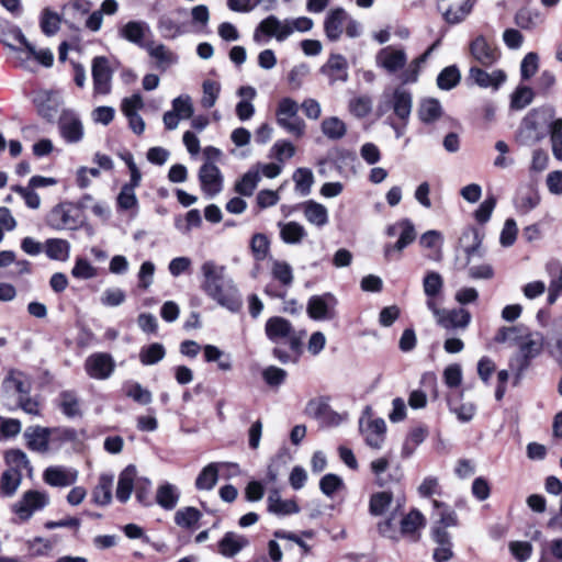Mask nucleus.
<instances>
[{
  "label": "nucleus",
  "instance_id": "1",
  "mask_svg": "<svg viewBox=\"0 0 562 562\" xmlns=\"http://www.w3.org/2000/svg\"><path fill=\"white\" fill-rule=\"evenodd\" d=\"M201 289L221 306L237 312L241 307V297L234 280L227 276L226 267L214 260L201 265Z\"/></svg>",
  "mask_w": 562,
  "mask_h": 562
},
{
  "label": "nucleus",
  "instance_id": "2",
  "mask_svg": "<svg viewBox=\"0 0 562 562\" xmlns=\"http://www.w3.org/2000/svg\"><path fill=\"white\" fill-rule=\"evenodd\" d=\"M555 110L550 105L531 109L521 120L516 140L522 146H532L547 135V127L554 121Z\"/></svg>",
  "mask_w": 562,
  "mask_h": 562
},
{
  "label": "nucleus",
  "instance_id": "3",
  "mask_svg": "<svg viewBox=\"0 0 562 562\" xmlns=\"http://www.w3.org/2000/svg\"><path fill=\"white\" fill-rule=\"evenodd\" d=\"M313 20L306 16L280 21L276 15H269L257 26L254 34V41L259 43L260 33H263L268 36H274L277 41L282 42L292 35L295 31H310L313 27Z\"/></svg>",
  "mask_w": 562,
  "mask_h": 562
},
{
  "label": "nucleus",
  "instance_id": "4",
  "mask_svg": "<svg viewBox=\"0 0 562 562\" xmlns=\"http://www.w3.org/2000/svg\"><path fill=\"white\" fill-rule=\"evenodd\" d=\"M460 245L467 255V265L469 266L468 274L474 280H490L494 277L493 267L490 263L474 265L475 258L483 257V250L481 248L482 237L475 228H469L463 232L460 237Z\"/></svg>",
  "mask_w": 562,
  "mask_h": 562
},
{
  "label": "nucleus",
  "instance_id": "5",
  "mask_svg": "<svg viewBox=\"0 0 562 562\" xmlns=\"http://www.w3.org/2000/svg\"><path fill=\"white\" fill-rule=\"evenodd\" d=\"M90 201L92 198L87 194L78 205L69 202L56 205L47 215V225L58 231L76 229L83 221L81 209L87 207Z\"/></svg>",
  "mask_w": 562,
  "mask_h": 562
},
{
  "label": "nucleus",
  "instance_id": "6",
  "mask_svg": "<svg viewBox=\"0 0 562 562\" xmlns=\"http://www.w3.org/2000/svg\"><path fill=\"white\" fill-rule=\"evenodd\" d=\"M542 348V334L529 331L518 345L517 353L509 361L512 371H514L518 376L521 375L529 367L530 361L541 353Z\"/></svg>",
  "mask_w": 562,
  "mask_h": 562
},
{
  "label": "nucleus",
  "instance_id": "7",
  "mask_svg": "<svg viewBox=\"0 0 562 562\" xmlns=\"http://www.w3.org/2000/svg\"><path fill=\"white\" fill-rule=\"evenodd\" d=\"M266 335L274 344L288 345L292 351H299L302 344V335L296 333L292 324L283 317L273 316L266 323Z\"/></svg>",
  "mask_w": 562,
  "mask_h": 562
},
{
  "label": "nucleus",
  "instance_id": "8",
  "mask_svg": "<svg viewBox=\"0 0 562 562\" xmlns=\"http://www.w3.org/2000/svg\"><path fill=\"white\" fill-rule=\"evenodd\" d=\"M413 108L412 93L403 87L394 89L391 95L384 94V101L379 105V111L385 113L389 110H393L394 114L404 123L411 116Z\"/></svg>",
  "mask_w": 562,
  "mask_h": 562
},
{
  "label": "nucleus",
  "instance_id": "9",
  "mask_svg": "<svg viewBox=\"0 0 562 562\" xmlns=\"http://www.w3.org/2000/svg\"><path fill=\"white\" fill-rule=\"evenodd\" d=\"M386 234L390 237L398 234V239L395 244H386L384 246V257L387 260L392 259L395 251L401 252L416 239L415 226L408 218L401 220L390 225L386 228Z\"/></svg>",
  "mask_w": 562,
  "mask_h": 562
},
{
  "label": "nucleus",
  "instance_id": "10",
  "mask_svg": "<svg viewBox=\"0 0 562 562\" xmlns=\"http://www.w3.org/2000/svg\"><path fill=\"white\" fill-rule=\"evenodd\" d=\"M49 503L47 493L30 490L23 493L21 499L12 506V510L23 521L29 520L33 514L43 509Z\"/></svg>",
  "mask_w": 562,
  "mask_h": 562
},
{
  "label": "nucleus",
  "instance_id": "11",
  "mask_svg": "<svg viewBox=\"0 0 562 562\" xmlns=\"http://www.w3.org/2000/svg\"><path fill=\"white\" fill-rule=\"evenodd\" d=\"M2 404L8 407V402L16 401V397L30 394L31 384L25 375L18 370H11L2 381Z\"/></svg>",
  "mask_w": 562,
  "mask_h": 562
},
{
  "label": "nucleus",
  "instance_id": "12",
  "mask_svg": "<svg viewBox=\"0 0 562 562\" xmlns=\"http://www.w3.org/2000/svg\"><path fill=\"white\" fill-rule=\"evenodd\" d=\"M472 59L482 67L493 66L501 57L499 49L483 35L475 36L469 44Z\"/></svg>",
  "mask_w": 562,
  "mask_h": 562
},
{
  "label": "nucleus",
  "instance_id": "13",
  "mask_svg": "<svg viewBox=\"0 0 562 562\" xmlns=\"http://www.w3.org/2000/svg\"><path fill=\"white\" fill-rule=\"evenodd\" d=\"M94 94L106 95L112 90V77L114 70L105 56H97L91 65Z\"/></svg>",
  "mask_w": 562,
  "mask_h": 562
},
{
  "label": "nucleus",
  "instance_id": "14",
  "mask_svg": "<svg viewBox=\"0 0 562 562\" xmlns=\"http://www.w3.org/2000/svg\"><path fill=\"white\" fill-rule=\"evenodd\" d=\"M407 64V54L403 48L389 45L375 55V65L387 74L393 75L404 70Z\"/></svg>",
  "mask_w": 562,
  "mask_h": 562
},
{
  "label": "nucleus",
  "instance_id": "15",
  "mask_svg": "<svg viewBox=\"0 0 562 562\" xmlns=\"http://www.w3.org/2000/svg\"><path fill=\"white\" fill-rule=\"evenodd\" d=\"M85 370L92 379L106 380L115 370V361L108 352H94L86 359Z\"/></svg>",
  "mask_w": 562,
  "mask_h": 562
},
{
  "label": "nucleus",
  "instance_id": "16",
  "mask_svg": "<svg viewBox=\"0 0 562 562\" xmlns=\"http://www.w3.org/2000/svg\"><path fill=\"white\" fill-rule=\"evenodd\" d=\"M199 180L203 192L210 198L217 195L222 191L223 177L214 162H204L201 166Z\"/></svg>",
  "mask_w": 562,
  "mask_h": 562
},
{
  "label": "nucleus",
  "instance_id": "17",
  "mask_svg": "<svg viewBox=\"0 0 562 562\" xmlns=\"http://www.w3.org/2000/svg\"><path fill=\"white\" fill-rule=\"evenodd\" d=\"M336 297L330 293L314 295L308 300L307 313L313 319H330L335 316Z\"/></svg>",
  "mask_w": 562,
  "mask_h": 562
},
{
  "label": "nucleus",
  "instance_id": "18",
  "mask_svg": "<svg viewBox=\"0 0 562 562\" xmlns=\"http://www.w3.org/2000/svg\"><path fill=\"white\" fill-rule=\"evenodd\" d=\"M319 71L327 77L330 86L337 82H346L349 78L348 61L340 54H331Z\"/></svg>",
  "mask_w": 562,
  "mask_h": 562
},
{
  "label": "nucleus",
  "instance_id": "19",
  "mask_svg": "<svg viewBox=\"0 0 562 562\" xmlns=\"http://www.w3.org/2000/svg\"><path fill=\"white\" fill-rule=\"evenodd\" d=\"M468 79L481 88L497 90L506 81L507 76L501 69H494L488 72L481 67L472 66L469 70Z\"/></svg>",
  "mask_w": 562,
  "mask_h": 562
},
{
  "label": "nucleus",
  "instance_id": "20",
  "mask_svg": "<svg viewBox=\"0 0 562 562\" xmlns=\"http://www.w3.org/2000/svg\"><path fill=\"white\" fill-rule=\"evenodd\" d=\"M53 429L42 426H30L24 430L26 447L38 453H46L49 450V440Z\"/></svg>",
  "mask_w": 562,
  "mask_h": 562
},
{
  "label": "nucleus",
  "instance_id": "21",
  "mask_svg": "<svg viewBox=\"0 0 562 562\" xmlns=\"http://www.w3.org/2000/svg\"><path fill=\"white\" fill-rule=\"evenodd\" d=\"M360 431L364 438L366 443L373 449H381L385 439L386 425L381 418L368 420L364 424L363 419L359 423Z\"/></svg>",
  "mask_w": 562,
  "mask_h": 562
},
{
  "label": "nucleus",
  "instance_id": "22",
  "mask_svg": "<svg viewBox=\"0 0 562 562\" xmlns=\"http://www.w3.org/2000/svg\"><path fill=\"white\" fill-rule=\"evenodd\" d=\"M78 471L71 468L60 465L48 467L43 473V480L46 484L54 487H67L76 483Z\"/></svg>",
  "mask_w": 562,
  "mask_h": 562
},
{
  "label": "nucleus",
  "instance_id": "23",
  "mask_svg": "<svg viewBox=\"0 0 562 562\" xmlns=\"http://www.w3.org/2000/svg\"><path fill=\"white\" fill-rule=\"evenodd\" d=\"M10 37L13 42L19 43L23 47L27 48V58L35 59L45 67H50L54 61V55L49 49L36 50L35 46L31 44L20 29L14 27L10 31Z\"/></svg>",
  "mask_w": 562,
  "mask_h": 562
},
{
  "label": "nucleus",
  "instance_id": "24",
  "mask_svg": "<svg viewBox=\"0 0 562 562\" xmlns=\"http://www.w3.org/2000/svg\"><path fill=\"white\" fill-rule=\"evenodd\" d=\"M60 135L68 143H78L83 137V126L78 116L65 113L58 122Z\"/></svg>",
  "mask_w": 562,
  "mask_h": 562
},
{
  "label": "nucleus",
  "instance_id": "25",
  "mask_svg": "<svg viewBox=\"0 0 562 562\" xmlns=\"http://www.w3.org/2000/svg\"><path fill=\"white\" fill-rule=\"evenodd\" d=\"M347 19V12L342 8L333 9L327 13L324 21V31L329 41L336 42L340 38Z\"/></svg>",
  "mask_w": 562,
  "mask_h": 562
},
{
  "label": "nucleus",
  "instance_id": "26",
  "mask_svg": "<svg viewBox=\"0 0 562 562\" xmlns=\"http://www.w3.org/2000/svg\"><path fill=\"white\" fill-rule=\"evenodd\" d=\"M471 314L464 308L445 310L437 319V324L445 329L468 327Z\"/></svg>",
  "mask_w": 562,
  "mask_h": 562
},
{
  "label": "nucleus",
  "instance_id": "27",
  "mask_svg": "<svg viewBox=\"0 0 562 562\" xmlns=\"http://www.w3.org/2000/svg\"><path fill=\"white\" fill-rule=\"evenodd\" d=\"M249 544L247 537L228 531L218 542V552L226 557L233 558Z\"/></svg>",
  "mask_w": 562,
  "mask_h": 562
},
{
  "label": "nucleus",
  "instance_id": "28",
  "mask_svg": "<svg viewBox=\"0 0 562 562\" xmlns=\"http://www.w3.org/2000/svg\"><path fill=\"white\" fill-rule=\"evenodd\" d=\"M144 48L156 60V67L162 71L178 61V56L164 44L155 45L154 42H150Z\"/></svg>",
  "mask_w": 562,
  "mask_h": 562
},
{
  "label": "nucleus",
  "instance_id": "29",
  "mask_svg": "<svg viewBox=\"0 0 562 562\" xmlns=\"http://www.w3.org/2000/svg\"><path fill=\"white\" fill-rule=\"evenodd\" d=\"M137 475L136 467L133 464L127 465L119 476L116 486V498L121 503H126L132 495Z\"/></svg>",
  "mask_w": 562,
  "mask_h": 562
},
{
  "label": "nucleus",
  "instance_id": "30",
  "mask_svg": "<svg viewBox=\"0 0 562 562\" xmlns=\"http://www.w3.org/2000/svg\"><path fill=\"white\" fill-rule=\"evenodd\" d=\"M305 220L316 227H324L328 223L327 209L314 200L305 201L301 204Z\"/></svg>",
  "mask_w": 562,
  "mask_h": 562
},
{
  "label": "nucleus",
  "instance_id": "31",
  "mask_svg": "<svg viewBox=\"0 0 562 562\" xmlns=\"http://www.w3.org/2000/svg\"><path fill=\"white\" fill-rule=\"evenodd\" d=\"M432 538L438 547L434 551V560L436 562H447L452 558L451 542L449 533L439 528L434 527Z\"/></svg>",
  "mask_w": 562,
  "mask_h": 562
},
{
  "label": "nucleus",
  "instance_id": "32",
  "mask_svg": "<svg viewBox=\"0 0 562 562\" xmlns=\"http://www.w3.org/2000/svg\"><path fill=\"white\" fill-rule=\"evenodd\" d=\"M268 510L276 515L297 514L300 507L293 499H282L278 491H271L267 498Z\"/></svg>",
  "mask_w": 562,
  "mask_h": 562
},
{
  "label": "nucleus",
  "instance_id": "33",
  "mask_svg": "<svg viewBox=\"0 0 562 562\" xmlns=\"http://www.w3.org/2000/svg\"><path fill=\"white\" fill-rule=\"evenodd\" d=\"M147 31H149V27L145 22L130 21L120 29L119 33L124 40L144 48L146 44H144L143 40Z\"/></svg>",
  "mask_w": 562,
  "mask_h": 562
},
{
  "label": "nucleus",
  "instance_id": "34",
  "mask_svg": "<svg viewBox=\"0 0 562 562\" xmlns=\"http://www.w3.org/2000/svg\"><path fill=\"white\" fill-rule=\"evenodd\" d=\"M280 228V237L285 244H300L307 235L305 227L297 222H288L278 224Z\"/></svg>",
  "mask_w": 562,
  "mask_h": 562
},
{
  "label": "nucleus",
  "instance_id": "35",
  "mask_svg": "<svg viewBox=\"0 0 562 562\" xmlns=\"http://www.w3.org/2000/svg\"><path fill=\"white\" fill-rule=\"evenodd\" d=\"M530 330L524 325L502 327L496 333L494 340L498 344L519 345Z\"/></svg>",
  "mask_w": 562,
  "mask_h": 562
},
{
  "label": "nucleus",
  "instance_id": "36",
  "mask_svg": "<svg viewBox=\"0 0 562 562\" xmlns=\"http://www.w3.org/2000/svg\"><path fill=\"white\" fill-rule=\"evenodd\" d=\"M550 339L548 351L553 360L562 367V315L553 319Z\"/></svg>",
  "mask_w": 562,
  "mask_h": 562
},
{
  "label": "nucleus",
  "instance_id": "37",
  "mask_svg": "<svg viewBox=\"0 0 562 562\" xmlns=\"http://www.w3.org/2000/svg\"><path fill=\"white\" fill-rule=\"evenodd\" d=\"M180 498V493L178 488L170 484L164 483L158 486L156 492V503L166 510L173 509Z\"/></svg>",
  "mask_w": 562,
  "mask_h": 562
},
{
  "label": "nucleus",
  "instance_id": "38",
  "mask_svg": "<svg viewBox=\"0 0 562 562\" xmlns=\"http://www.w3.org/2000/svg\"><path fill=\"white\" fill-rule=\"evenodd\" d=\"M44 251L49 259L66 261L69 258L70 244L66 239L49 238L44 243Z\"/></svg>",
  "mask_w": 562,
  "mask_h": 562
},
{
  "label": "nucleus",
  "instance_id": "39",
  "mask_svg": "<svg viewBox=\"0 0 562 562\" xmlns=\"http://www.w3.org/2000/svg\"><path fill=\"white\" fill-rule=\"evenodd\" d=\"M424 515L419 510L413 509L405 517L402 518L401 532L403 536H408L413 540H417L418 537H416V533L422 527H424Z\"/></svg>",
  "mask_w": 562,
  "mask_h": 562
},
{
  "label": "nucleus",
  "instance_id": "40",
  "mask_svg": "<svg viewBox=\"0 0 562 562\" xmlns=\"http://www.w3.org/2000/svg\"><path fill=\"white\" fill-rule=\"evenodd\" d=\"M260 180L259 168L252 167L235 183V191L240 195L251 196Z\"/></svg>",
  "mask_w": 562,
  "mask_h": 562
},
{
  "label": "nucleus",
  "instance_id": "41",
  "mask_svg": "<svg viewBox=\"0 0 562 562\" xmlns=\"http://www.w3.org/2000/svg\"><path fill=\"white\" fill-rule=\"evenodd\" d=\"M218 463L212 462L204 467L195 480V488L199 491L212 490L218 480Z\"/></svg>",
  "mask_w": 562,
  "mask_h": 562
},
{
  "label": "nucleus",
  "instance_id": "42",
  "mask_svg": "<svg viewBox=\"0 0 562 562\" xmlns=\"http://www.w3.org/2000/svg\"><path fill=\"white\" fill-rule=\"evenodd\" d=\"M58 406L69 418L81 416L80 402L74 391H63L58 396Z\"/></svg>",
  "mask_w": 562,
  "mask_h": 562
},
{
  "label": "nucleus",
  "instance_id": "43",
  "mask_svg": "<svg viewBox=\"0 0 562 562\" xmlns=\"http://www.w3.org/2000/svg\"><path fill=\"white\" fill-rule=\"evenodd\" d=\"M112 484L113 476L108 474H102L99 479L98 485L94 487L92 492L93 502L97 505H108L112 499Z\"/></svg>",
  "mask_w": 562,
  "mask_h": 562
},
{
  "label": "nucleus",
  "instance_id": "44",
  "mask_svg": "<svg viewBox=\"0 0 562 562\" xmlns=\"http://www.w3.org/2000/svg\"><path fill=\"white\" fill-rule=\"evenodd\" d=\"M543 18L539 10L530 8H521L515 15V23L524 30H532L541 24Z\"/></svg>",
  "mask_w": 562,
  "mask_h": 562
},
{
  "label": "nucleus",
  "instance_id": "45",
  "mask_svg": "<svg viewBox=\"0 0 562 562\" xmlns=\"http://www.w3.org/2000/svg\"><path fill=\"white\" fill-rule=\"evenodd\" d=\"M22 481V473L16 468L5 470L0 480L1 493L4 496H12L19 488Z\"/></svg>",
  "mask_w": 562,
  "mask_h": 562
},
{
  "label": "nucleus",
  "instance_id": "46",
  "mask_svg": "<svg viewBox=\"0 0 562 562\" xmlns=\"http://www.w3.org/2000/svg\"><path fill=\"white\" fill-rule=\"evenodd\" d=\"M166 356V349L164 345L159 342H153L148 346H144L139 350V361L144 366H154L161 361Z\"/></svg>",
  "mask_w": 562,
  "mask_h": 562
},
{
  "label": "nucleus",
  "instance_id": "47",
  "mask_svg": "<svg viewBox=\"0 0 562 562\" xmlns=\"http://www.w3.org/2000/svg\"><path fill=\"white\" fill-rule=\"evenodd\" d=\"M157 29L166 40H175L183 33L181 24L169 14L159 18Z\"/></svg>",
  "mask_w": 562,
  "mask_h": 562
},
{
  "label": "nucleus",
  "instance_id": "48",
  "mask_svg": "<svg viewBox=\"0 0 562 562\" xmlns=\"http://www.w3.org/2000/svg\"><path fill=\"white\" fill-rule=\"evenodd\" d=\"M428 57L429 52H425L407 65V67L400 75L402 85L415 83L418 80L422 66L426 63Z\"/></svg>",
  "mask_w": 562,
  "mask_h": 562
},
{
  "label": "nucleus",
  "instance_id": "49",
  "mask_svg": "<svg viewBox=\"0 0 562 562\" xmlns=\"http://www.w3.org/2000/svg\"><path fill=\"white\" fill-rule=\"evenodd\" d=\"M321 127L323 134L333 140L342 138L347 133L346 124L337 116L324 119Z\"/></svg>",
  "mask_w": 562,
  "mask_h": 562
},
{
  "label": "nucleus",
  "instance_id": "50",
  "mask_svg": "<svg viewBox=\"0 0 562 562\" xmlns=\"http://www.w3.org/2000/svg\"><path fill=\"white\" fill-rule=\"evenodd\" d=\"M201 517L202 514L198 508L188 506L176 512L175 522L181 528L191 529L198 524Z\"/></svg>",
  "mask_w": 562,
  "mask_h": 562
},
{
  "label": "nucleus",
  "instance_id": "51",
  "mask_svg": "<svg viewBox=\"0 0 562 562\" xmlns=\"http://www.w3.org/2000/svg\"><path fill=\"white\" fill-rule=\"evenodd\" d=\"M540 202V196L537 191L531 188L519 191L515 200L516 209L521 213H528L533 210Z\"/></svg>",
  "mask_w": 562,
  "mask_h": 562
},
{
  "label": "nucleus",
  "instance_id": "52",
  "mask_svg": "<svg viewBox=\"0 0 562 562\" xmlns=\"http://www.w3.org/2000/svg\"><path fill=\"white\" fill-rule=\"evenodd\" d=\"M441 104L436 99H427L420 103L418 116L424 123H431L441 116Z\"/></svg>",
  "mask_w": 562,
  "mask_h": 562
},
{
  "label": "nucleus",
  "instance_id": "53",
  "mask_svg": "<svg viewBox=\"0 0 562 562\" xmlns=\"http://www.w3.org/2000/svg\"><path fill=\"white\" fill-rule=\"evenodd\" d=\"M549 135L552 154L555 159L562 160V117L554 119L549 124Z\"/></svg>",
  "mask_w": 562,
  "mask_h": 562
},
{
  "label": "nucleus",
  "instance_id": "54",
  "mask_svg": "<svg viewBox=\"0 0 562 562\" xmlns=\"http://www.w3.org/2000/svg\"><path fill=\"white\" fill-rule=\"evenodd\" d=\"M461 79L460 70L457 66H448L443 68L437 77V86L441 90H451Z\"/></svg>",
  "mask_w": 562,
  "mask_h": 562
},
{
  "label": "nucleus",
  "instance_id": "55",
  "mask_svg": "<svg viewBox=\"0 0 562 562\" xmlns=\"http://www.w3.org/2000/svg\"><path fill=\"white\" fill-rule=\"evenodd\" d=\"M124 390L125 395L138 404L147 405L153 401L151 392L143 387L138 382H127L124 385Z\"/></svg>",
  "mask_w": 562,
  "mask_h": 562
},
{
  "label": "nucleus",
  "instance_id": "56",
  "mask_svg": "<svg viewBox=\"0 0 562 562\" xmlns=\"http://www.w3.org/2000/svg\"><path fill=\"white\" fill-rule=\"evenodd\" d=\"M477 0H464L457 9L450 8L445 13V20L450 24L462 22L472 11Z\"/></svg>",
  "mask_w": 562,
  "mask_h": 562
},
{
  "label": "nucleus",
  "instance_id": "57",
  "mask_svg": "<svg viewBox=\"0 0 562 562\" xmlns=\"http://www.w3.org/2000/svg\"><path fill=\"white\" fill-rule=\"evenodd\" d=\"M9 411H15L18 408L23 409L26 414L38 416L41 415L38 402L32 397L30 394H25V396L16 397V401L8 402Z\"/></svg>",
  "mask_w": 562,
  "mask_h": 562
},
{
  "label": "nucleus",
  "instance_id": "58",
  "mask_svg": "<svg viewBox=\"0 0 562 562\" xmlns=\"http://www.w3.org/2000/svg\"><path fill=\"white\" fill-rule=\"evenodd\" d=\"M535 98V92L526 86L518 87L512 94L510 108L514 110H522L529 105Z\"/></svg>",
  "mask_w": 562,
  "mask_h": 562
},
{
  "label": "nucleus",
  "instance_id": "59",
  "mask_svg": "<svg viewBox=\"0 0 562 562\" xmlns=\"http://www.w3.org/2000/svg\"><path fill=\"white\" fill-rule=\"evenodd\" d=\"M295 190L302 195H307L311 192L314 182L313 172L307 168H299L294 175Z\"/></svg>",
  "mask_w": 562,
  "mask_h": 562
},
{
  "label": "nucleus",
  "instance_id": "60",
  "mask_svg": "<svg viewBox=\"0 0 562 562\" xmlns=\"http://www.w3.org/2000/svg\"><path fill=\"white\" fill-rule=\"evenodd\" d=\"M393 496L390 492H379L371 496L369 509L374 516H380L385 513L392 503Z\"/></svg>",
  "mask_w": 562,
  "mask_h": 562
},
{
  "label": "nucleus",
  "instance_id": "61",
  "mask_svg": "<svg viewBox=\"0 0 562 562\" xmlns=\"http://www.w3.org/2000/svg\"><path fill=\"white\" fill-rule=\"evenodd\" d=\"M60 21L58 13L44 9L41 18L42 32L47 36L55 35L59 30Z\"/></svg>",
  "mask_w": 562,
  "mask_h": 562
},
{
  "label": "nucleus",
  "instance_id": "62",
  "mask_svg": "<svg viewBox=\"0 0 562 562\" xmlns=\"http://www.w3.org/2000/svg\"><path fill=\"white\" fill-rule=\"evenodd\" d=\"M272 276L276 280H278L281 284L289 286L293 282V271L291 266L285 261H273Z\"/></svg>",
  "mask_w": 562,
  "mask_h": 562
},
{
  "label": "nucleus",
  "instance_id": "63",
  "mask_svg": "<svg viewBox=\"0 0 562 562\" xmlns=\"http://www.w3.org/2000/svg\"><path fill=\"white\" fill-rule=\"evenodd\" d=\"M443 286V280L438 272H428L423 282L424 292L427 297H435L438 295Z\"/></svg>",
  "mask_w": 562,
  "mask_h": 562
},
{
  "label": "nucleus",
  "instance_id": "64",
  "mask_svg": "<svg viewBox=\"0 0 562 562\" xmlns=\"http://www.w3.org/2000/svg\"><path fill=\"white\" fill-rule=\"evenodd\" d=\"M372 110V100L368 95H360L353 98L349 102V111L355 116L361 119L366 117Z\"/></svg>",
  "mask_w": 562,
  "mask_h": 562
}]
</instances>
